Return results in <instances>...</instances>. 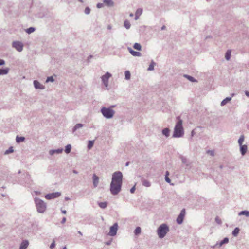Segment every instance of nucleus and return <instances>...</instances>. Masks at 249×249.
<instances>
[{
	"mask_svg": "<svg viewBox=\"0 0 249 249\" xmlns=\"http://www.w3.org/2000/svg\"><path fill=\"white\" fill-rule=\"evenodd\" d=\"M99 183V178L95 174L93 175V184L94 187H96Z\"/></svg>",
	"mask_w": 249,
	"mask_h": 249,
	"instance_id": "nucleus-15",
	"label": "nucleus"
},
{
	"mask_svg": "<svg viewBox=\"0 0 249 249\" xmlns=\"http://www.w3.org/2000/svg\"><path fill=\"white\" fill-rule=\"evenodd\" d=\"M229 242V238L227 237L224 238L219 243V247H221L223 244H227Z\"/></svg>",
	"mask_w": 249,
	"mask_h": 249,
	"instance_id": "nucleus-23",
	"label": "nucleus"
},
{
	"mask_svg": "<svg viewBox=\"0 0 249 249\" xmlns=\"http://www.w3.org/2000/svg\"><path fill=\"white\" fill-rule=\"evenodd\" d=\"M136 190L135 186H133L130 189V192L131 193H134Z\"/></svg>",
	"mask_w": 249,
	"mask_h": 249,
	"instance_id": "nucleus-49",
	"label": "nucleus"
},
{
	"mask_svg": "<svg viewBox=\"0 0 249 249\" xmlns=\"http://www.w3.org/2000/svg\"><path fill=\"white\" fill-rule=\"evenodd\" d=\"M133 48L138 51H141L142 50V46L138 43H135L133 45Z\"/></svg>",
	"mask_w": 249,
	"mask_h": 249,
	"instance_id": "nucleus-27",
	"label": "nucleus"
},
{
	"mask_svg": "<svg viewBox=\"0 0 249 249\" xmlns=\"http://www.w3.org/2000/svg\"><path fill=\"white\" fill-rule=\"evenodd\" d=\"M215 222L218 224H221L222 223L221 220L217 217L215 218Z\"/></svg>",
	"mask_w": 249,
	"mask_h": 249,
	"instance_id": "nucleus-46",
	"label": "nucleus"
},
{
	"mask_svg": "<svg viewBox=\"0 0 249 249\" xmlns=\"http://www.w3.org/2000/svg\"><path fill=\"white\" fill-rule=\"evenodd\" d=\"M169 175V172L168 171H167L165 173V179L167 183H170L171 179L168 177Z\"/></svg>",
	"mask_w": 249,
	"mask_h": 249,
	"instance_id": "nucleus-37",
	"label": "nucleus"
},
{
	"mask_svg": "<svg viewBox=\"0 0 249 249\" xmlns=\"http://www.w3.org/2000/svg\"><path fill=\"white\" fill-rule=\"evenodd\" d=\"M34 201L37 212L43 213L46 210V204L43 200L37 197H35Z\"/></svg>",
	"mask_w": 249,
	"mask_h": 249,
	"instance_id": "nucleus-4",
	"label": "nucleus"
},
{
	"mask_svg": "<svg viewBox=\"0 0 249 249\" xmlns=\"http://www.w3.org/2000/svg\"><path fill=\"white\" fill-rule=\"evenodd\" d=\"M122 182V173L120 171L113 173L110 186V191L113 195H117L121 191Z\"/></svg>",
	"mask_w": 249,
	"mask_h": 249,
	"instance_id": "nucleus-1",
	"label": "nucleus"
},
{
	"mask_svg": "<svg viewBox=\"0 0 249 249\" xmlns=\"http://www.w3.org/2000/svg\"><path fill=\"white\" fill-rule=\"evenodd\" d=\"M61 195V193L60 192H55L48 194L45 195V197L48 200L53 199L55 198L58 197Z\"/></svg>",
	"mask_w": 249,
	"mask_h": 249,
	"instance_id": "nucleus-10",
	"label": "nucleus"
},
{
	"mask_svg": "<svg viewBox=\"0 0 249 249\" xmlns=\"http://www.w3.org/2000/svg\"><path fill=\"white\" fill-rule=\"evenodd\" d=\"M71 149V144H68L65 147V152L67 154H68V153H70Z\"/></svg>",
	"mask_w": 249,
	"mask_h": 249,
	"instance_id": "nucleus-33",
	"label": "nucleus"
},
{
	"mask_svg": "<svg viewBox=\"0 0 249 249\" xmlns=\"http://www.w3.org/2000/svg\"><path fill=\"white\" fill-rule=\"evenodd\" d=\"M34 87L36 89H44V86L41 85L38 81L34 80L33 82Z\"/></svg>",
	"mask_w": 249,
	"mask_h": 249,
	"instance_id": "nucleus-12",
	"label": "nucleus"
},
{
	"mask_svg": "<svg viewBox=\"0 0 249 249\" xmlns=\"http://www.w3.org/2000/svg\"><path fill=\"white\" fill-rule=\"evenodd\" d=\"M128 165H129V162H126V164H125V165L126 166H128Z\"/></svg>",
	"mask_w": 249,
	"mask_h": 249,
	"instance_id": "nucleus-61",
	"label": "nucleus"
},
{
	"mask_svg": "<svg viewBox=\"0 0 249 249\" xmlns=\"http://www.w3.org/2000/svg\"><path fill=\"white\" fill-rule=\"evenodd\" d=\"M28 245V241L27 240H24L21 243L20 248L21 249H26L27 248Z\"/></svg>",
	"mask_w": 249,
	"mask_h": 249,
	"instance_id": "nucleus-20",
	"label": "nucleus"
},
{
	"mask_svg": "<svg viewBox=\"0 0 249 249\" xmlns=\"http://www.w3.org/2000/svg\"><path fill=\"white\" fill-rule=\"evenodd\" d=\"M84 12L86 15L89 14L90 12V9L89 7H86Z\"/></svg>",
	"mask_w": 249,
	"mask_h": 249,
	"instance_id": "nucleus-44",
	"label": "nucleus"
},
{
	"mask_svg": "<svg viewBox=\"0 0 249 249\" xmlns=\"http://www.w3.org/2000/svg\"><path fill=\"white\" fill-rule=\"evenodd\" d=\"M142 184L145 187H150L151 185L150 182L146 179H143L142 180Z\"/></svg>",
	"mask_w": 249,
	"mask_h": 249,
	"instance_id": "nucleus-28",
	"label": "nucleus"
},
{
	"mask_svg": "<svg viewBox=\"0 0 249 249\" xmlns=\"http://www.w3.org/2000/svg\"><path fill=\"white\" fill-rule=\"evenodd\" d=\"M169 231V227L165 223L160 225L157 230V235L159 238L160 239L164 238Z\"/></svg>",
	"mask_w": 249,
	"mask_h": 249,
	"instance_id": "nucleus-3",
	"label": "nucleus"
},
{
	"mask_svg": "<svg viewBox=\"0 0 249 249\" xmlns=\"http://www.w3.org/2000/svg\"><path fill=\"white\" fill-rule=\"evenodd\" d=\"M244 136L243 135H242L240 136L239 139H238V142L239 145V146H241L242 145L243 142L244 141Z\"/></svg>",
	"mask_w": 249,
	"mask_h": 249,
	"instance_id": "nucleus-32",
	"label": "nucleus"
},
{
	"mask_svg": "<svg viewBox=\"0 0 249 249\" xmlns=\"http://www.w3.org/2000/svg\"><path fill=\"white\" fill-rule=\"evenodd\" d=\"M63 150V149H62V148L54 149V150H50L49 151V154L50 155H53L54 154H60L62 152Z\"/></svg>",
	"mask_w": 249,
	"mask_h": 249,
	"instance_id": "nucleus-14",
	"label": "nucleus"
},
{
	"mask_svg": "<svg viewBox=\"0 0 249 249\" xmlns=\"http://www.w3.org/2000/svg\"><path fill=\"white\" fill-rule=\"evenodd\" d=\"M63 249H67V248L66 247H64Z\"/></svg>",
	"mask_w": 249,
	"mask_h": 249,
	"instance_id": "nucleus-64",
	"label": "nucleus"
},
{
	"mask_svg": "<svg viewBox=\"0 0 249 249\" xmlns=\"http://www.w3.org/2000/svg\"><path fill=\"white\" fill-rule=\"evenodd\" d=\"M103 2L104 5L107 6V7H113L114 4V3L112 0H104Z\"/></svg>",
	"mask_w": 249,
	"mask_h": 249,
	"instance_id": "nucleus-16",
	"label": "nucleus"
},
{
	"mask_svg": "<svg viewBox=\"0 0 249 249\" xmlns=\"http://www.w3.org/2000/svg\"><path fill=\"white\" fill-rule=\"evenodd\" d=\"M178 120L177 122L173 134V137L174 138H180L184 135V129L182 126V120L180 119L179 117H178Z\"/></svg>",
	"mask_w": 249,
	"mask_h": 249,
	"instance_id": "nucleus-2",
	"label": "nucleus"
},
{
	"mask_svg": "<svg viewBox=\"0 0 249 249\" xmlns=\"http://www.w3.org/2000/svg\"><path fill=\"white\" fill-rule=\"evenodd\" d=\"M108 29H111V27H110V26H108Z\"/></svg>",
	"mask_w": 249,
	"mask_h": 249,
	"instance_id": "nucleus-63",
	"label": "nucleus"
},
{
	"mask_svg": "<svg viewBox=\"0 0 249 249\" xmlns=\"http://www.w3.org/2000/svg\"><path fill=\"white\" fill-rule=\"evenodd\" d=\"M65 199L66 200H70V198H69V197H65Z\"/></svg>",
	"mask_w": 249,
	"mask_h": 249,
	"instance_id": "nucleus-59",
	"label": "nucleus"
},
{
	"mask_svg": "<svg viewBox=\"0 0 249 249\" xmlns=\"http://www.w3.org/2000/svg\"><path fill=\"white\" fill-rule=\"evenodd\" d=\"M55 241H53V242L50 245V248L51 249H53L55 247Z\"/></svg>",
	"mask_w": 249,
	"mask_h": 249,
	"instance_id": "nucleus-47",
	"label": "nucleus"
},
{
	"mask_svg": "<svg viewBox=\"0 0 249 249\" xmlns=\"http://www.w3.org/2000/svg\"><path fill=\"white\" fill-rule=\"evenodd\" d=\"M94 142L93 141H89L88 144V149H91L93 145Z\"/></svg>",
	"mask_w": 249,
	"mask_h": 249,
	"instance_id": "nucleus-42",
	"label": "nucleus"
},
{
	"mask_svg": "<svg viewBox=\"0 0 249 249\" xmlns=\"http://www.w3.org/2000/svg\"><path fill=\"white\" fill-rule=\"evenodd\" d=\"M133 16H134V14L132 13L129 14V16L131 17H133Z\"/></svg>",
	"mask_w": 249,
	"mask_h": 249,
	"instance_id": "nucleus-58",
	"label": "nucleus"
},
{
	"mask_svg": "<svg viewBox=\"0 0 249 249\" xmlns=\"http://www.w3.org/2000/svg\"><path fill=\"white\" fill-rule=\"evenodd\" d=\"M170 130L168 128H164L162 130V134L163 135L165 136L166 138L168 137L170 135Z\"/></svg>",
	"mask_w": 249,
	"mask_h": 249,
	"instance_id": "nucleus-18",
	"label": "nucleus"
},
{
	"mask_svg": "<svg viewBox=\"0 0 249 249\" xmlns=\"http://www.w3.org/2000/svg\"><path fill=\"white\" fill-rule=\"evenodd\" d=\"M207 152L212 156H213L214 155V152L213 150H208Z\"/></svg>",
	"mask_w": 249,
	"mask_h": 249,
	"instance_id": "nucleus-48",
	"label": "nucleus"
},
{
	"mask_svg": "<svg viewBox=\"0 0 249 249\" xmlns=\"http://www.w3.org/2000/svg\"><path fill=\"white\" fill-rule=\"evenodd\" d=\"M66 221V217H63L62 219V221H61V223L63 224L64 223H65Z\"/></svg>",
	"mask_w": 249,
	"mask_h": 249,
	"instance_id": "nucleus-51",
	"label": "nucleus"
},
{
	"mask_svg": "<svg viewBox=\"0 0 249 249\" xmlns=\"http://www.w3.org/2000/svg\"><path fill=\"white\" fill-rule=\"evenodd\" d=\"M184 77L187 78L189 81L192 82H196V80L193 77L189 76L188 75H184Z\"/></svg>",
	"mask_w": 249,
	"mask_h": 249,
	"instance_id": "nucleus-35",
	"label": "nucleus"
},
{
	"mask_svg": "<svg viewBox=\"0 0 249 249\" xmlns=\"http://www.w3.org/2000/svg\"><path fill=\"white\" fill-rule=\"evenodd\" d=\"M78 1L79 2H83L82 0H78Z\"/></svg>",
	"mask_w": 249,
	"mask_h": 249,
	"instance_id": "nucleus-62",
	"label": "nucleus"
},
{
	"mask_svg": "<svg viewBox=\"0 0 249 249\" xmlns=\"http://www.w3.org/2000/svg\"><path fill=\"white\" fill-rule=\"evenodd\" d=\"M231 56V51L230 50H228L225 53V59L227 60H229Z\"/></svg>",
	"mask_w": 249,
	"mask_h": 249,
	"instance_id": "nucleus-26",
	"label": "nucleus"
},
{
	"mask_svg": "<svg viewBox=\"0 0 249 249\" xmlns=\"http://www.w3.org/2000/svg\"><path fill=\"white\" fill-rule=\"evenodd\" d=\"M141 228L140 227H137L135 229L134 232L135 235H138L141 233Z\"/></svg>",
	"mask_w": 249,
	"mask_h": 249,
	"instance_id": "nucleus-40",
	"label": "nucleus"
},
{
	"mask_svg": "<svg viewBox=\"0 0 249 249\" xmlns=\"http://www.w3.org/2000/svg\"><path fill=\"white\" fill-rule=\"evenodd\" d=\"M98 205L100 208H101L102 209H105L107 206V202H99Z\"/></svg>",
	"mask_w": 249,
	"mask_h": 249,
	"instance_id": "nucleus-34",
	"label": "nucleus"
},
{
	"mask_svg": "<svg viewBox=\"0 0 249 249\" xmlns=\"http://www.w3.org/2000/svg\"><path fill=\"white\" fill-rule=\"evenodd\" d=\"M142 9L141 8H139L136 10L135 13V19L136 20H138L139 18V16L142 14Z\"/></svg>",
	"mask_w": 249,
	"mask_h": 249,
	"instance_id": "nucleus-19",
	"label": "nucleus"
},
{
	"mask_svg": "<svg viewBox=\"0 0 249 249\" xmlns=\"http://www.w3.org/2000/svg\"><path fill=\"white\" fill-rule=\"evenodd\" d=\"M12 46L19 52H20L23 50V45L21 42L14 41L12 43Z\"/></svg>",
	"mask_w": 249,
	"mask_h": 249,
	"instance_id": "nucleus-6",
	"label": "nucleus"
},
{
	"mask_svg": "<svg viewBox=\"0 0 249 249\" xmlns=\"http://www.w3.org/2000/svg\"><path fill=\"white\" fill-rule=\"evenodd\" d=\"M245 94L247 96L249 97V92L248 91L246 90L245 91Z\"/></svg>",
	"mask_w": 249,
	"mask_h": 249,
	"instance_id": "nucleus-52",
	"label": "nucleus"
},
{
	"mask_svg": "<svg viewBox=\"0 0 249 249\" xmlns=\"http://www.w3.org/2000/svg\"><path fill=\"white\" fill-rule=\"evenodd\" d=\"M5 64V62L3 59H0V66L4 65Z\"/></svg>",
	"mask_w": 249,
	"mask_h": 249,
	"instance_id": "nucleus-50",
	"label": "nucleus"
},
{
	"mask_svg": "<svg viewBox=\"0 0 249 249\" xmlns=\"http://www.w3.org/2000/svg\"><path fill=\"white\" fill-rule=\"evenodd\" d=\"M111 76V74L108 72H107L106 74L101 77L102 81L104 85L107 87L108 86V79Z\"/></svg>",
	"mask_w": 249,
	"mask_h": 249,
	"instance_id": "nucleus-8",
	"label": "nucleus"
},
{
	"mask_svg": "<svg viewBox=\"0 0 249 249\" xmlns=\"http://www.w3.org/2000/svg\"><path fill=\"white\" fill-rule=\"evenodd\" d=\"M118 224L117 223H114L112 226L110 228V231L108 233V235L111 236H115L117 231L118 230Z\"/></svg>",
	"mask_w": 249,
	"mask_h": 249,
	"instance_id": "nucleus-7",
	"label": "nucleus"
},
{
	"mask_svg": "<svg viewBox=\"0 0 249 249\" xmlns=\"http://www.w3.org/2000/svg\"><path fill=\"white\" fill-rule=\"evenodd\" d=\"M61 212L63 214H66L67 213L66 210H61Z\"/></svg>",
	"mask_w": 249,
	"mask_h": 249,
	"instance_id": "nucleus-54",
	"label": "nucleus"
},
{
	"mask_svg": "<svg viewBox=\"0 0 249 249\" xmlns=\"http://www.w3.org/2000/svg\"><path fill=\"white\" fill-rule=\"evenodd\" d=\"M104 5H104V2H103V3H98L97 4V6H97V7L98 8H101L103 7Z\"/></svg>",
	"mask_w": 249,
	"mask_h": 249,
	"instance_id": "nucleus-45",
	"label": "nucleus"
},
{
	"mask_svg": "<svg viewBox=\"0 0 249 249\" xmlns=\"http://www.w3.org/2000/svg\"><path fill=\"white\" fill-rule=\"evenodd\" d=\"M231 100V97H226L225 99L223 100L222 102H221V106H223L225 105L228 102L230 101Z\"/></svg>",
	"mask_w": 249,
	"mask_h": 249,
	"instance_id": "nucleus-22",
	"label": "nucleus"
},
{
	"mask_svg": "<svg viewBox=\"0 0 249 249\" xmlns=\"http://www.w3.org/2000/svg\"><path fill=\"white\" fill-rule=\"evenodd\" d=\"M14 152V149H13V147L11 146L8 149L6 150L5 152H4V154L5 155H7V154H9L10 153H11L12 152Z\"/></svg>",
	"mask_w": 249,
	"mask_h": 249,
	"instance_id": "nucleus-38",
	"label": "nucleus"
},
{
	"mask_svg": "<svg viewBox=\"0 0 249 249\" xmlns=\"http://www.w3.org/2000/svg\"><path fill=\"white\" fill-rule=\"evenodd\" d=\"M239 215H245L247 217H249V211L247 210L242 211L238 213Z\"/></svg>",
	"mask_w": 249,
	"mask_h": 249,
	"instance_id": "nucleus-24",
	"label": "nucleus"
},
{
	"mask_svg": "<svg viewBox=\"0 0 249 249\" xmlns=\"http://www.w3.org/2000/svg\"><path fill=\"white\" fill-rule=\"evenodd\" d=\"M35 31V28L33 27H29L26 30V32L30 34Z\"/></svg>",
	"mask_w": 249,
	"mask_h": 249,
	"instance_id": "nucleus-39",
	"label": "nucleus"
},
{
	"mask_svg": "<svg viewBox=\"0 0 249 249\" xmlns=\"http://www.w3.org/2000/svg\"><path fill=\"white\" fill-rule=\"evenodd\" d=\"M73 173L74 174H78V172L76 170H73Z\"/></svg>",
	"mask_w": 249,
	"mask_h": 249,
	"instance_id": "nucleus-56",
	"label": "nucleus"
},
{
	"mask_svg": "<svg viewBox=\"0 0 249 249\" xmlns=\"http://www.w3.org/2000/svg\"><path fill=\"white\" fill-rule=\"evenodd\" d=\"M165 28H166L165 26L163 25V26H162V27H161V29L162 30H164Z\"/></svg>",
	"mask_w": 249,
	"mask_h": 249,
	"instance_id": "nucleus-55",
	"label": "nucleus"
},
{
	"mask_svg": "<svg viewBox=\"0 0 249 249\" xmlns=\"http://www.w3.org/2000/svg\"><path fill=\"white\" fill-rule=\"evenodd\" d=\"M125 79L127 80H128L130 79L131 74L129 71H125Z\"/></svg>",
	"mask_w": 249,
	"mask_h": 249,
	"instance_id": "nucleus-31",
	"label": "nucleus"
},
{
	"mask_svg": "<svg viewBox=\"0 0 249 249\" xmlns=\"http://www.w3.org/2000/svg\"><path fill=\"white\" fill-rule=\"evenodd\" d=\"M181 159L183 163L185 164L187 166L189 165V164L187 163V159L185 157L182 156L181 157Z\"/></svg>",
	"mask_w": 249,
	"mask_h": 249,
	"instance_id": "nucleus-41",
	"label": "nucleus"
},
{
	"mask_svg": "<svg viewBox=\"0 0 249 249\" xmlns=\"http://www.w3.org/2000/svg\"><path fill=\"white\" fill-rule=\"evenodd\" d=\"M9 70L10 69L8 68L0 69V75H6L8 73Z\"/></svg>",
	"mask_w": 249,
	"mask_h": 249,
	"instance_id": "nucleus-17",
	"label": "nucleus"
},
{
	"mask_svg": "<svg viewBox=\"0 0 249 249\" xmlns=\"http://www.w3.org/2000/svg\"><path fill=\"white\" fill-rule=\"evenodd\" d=\"M239 231H240L239 228L238 227H236L232 231V234L234 236H236L238 234Z\"/></svg>",
	"mask_w": 249,
	"mask_h": 249,
	"instance_id": "nucleus-29",
	"label": "nucleus"
},
{
	"mask_svg": "<svg viewBox=\"0 0 249 249\" xmlns=\"http://www.w3.org/2000/svg\"><path fill=\"white\" fill-rule=\"evenodd\" d=\"M127 49L129 51V52L130 53V54L134 56L140 57L142 56L141 53L134 51L131 47H128L127 48Z\"/></svg>",
	"mask_w": 249,
	"mask_h": 249,
	"instance_id": "nucleus-11",
	"label": "nucleus"
},
{
	"mask_svg": "<svg viewBox=\"0 0 249 249\" xmlns=\"http://www.w3.org/2000/svg\"><path fill=\"white\" fill-rule=\"evenodd\" d=\"M124 26L126 29H129L131 27V24L128 20H125L124 21Z\"/></svg>",
	"mask_w": 249,
	"mask_h": 249,
	"instance_id": "nucleus-25",
	"label": "nucleus"
},
{
	"mask_svg": "<svg viewBox=\"0 0 249 249\" xmlns=\"http://www.w3.org/2000/svg\"><path fill=\"white\" fill-rule=\"evenodd\" d=\"M54 81V79L53 77V76H49V77H48L46 80V82H53Z\"/></svg>",
	"mask_w": 249,
	"mask_h": 249,
	"instance_id": "nucleus-43",
	"label": "nucleus"
},
{
	"mask_svg": "<svg viewBox=\"0 0 249 249\" xmlns=\"http://www.w3.org/2000/svg\"><path fill=\"white\" fill-rule=\"evenodd\" d=\"M101 112L104 117L107 119H110L113 117L115 114L114 110L110 108L103 107L101 109Z\"/></svg>",
	"mask_w": 249,
	"mask_h": 249,
	"instance_id": "nucleus-5",
	"label": "nucleus"
},
{
	"mask_svg": "<svg viewBox=\"0 0 249 249\" xmlns=\"http://www.w3.org/2000/svg\"><path fill=\"white\" fill-rule=\"evenodd\" d=\"M191 135H192V136H193L194 135V131L193 130L191 132Z\"/></svg>",
	"mask_w": 249,
	"mask_h": 249,
	"instance_id": "nucleus-60",
	"label": "nucleus"
},
{
	"mask_svg": "<svg viewBox=\"0 0 249 249\" xmlns=\"http://www.w3.org/2000/svg\"><path fill=\"white\" fill-rule=\"evenodd\" d=\"M185 215V210L184 209H183L181 211L179 215L178 216L177 218L176 221L178 224H181L182 223Z\"/></svg>",
	"mask_w": 249,
	"mask_h": 249,
	"instance_id": "nucleus-9",
	"label": "nucleus"
},
{
	"mask_svg": "<svg viewBox=\"0 0 249 249\" xmlns=\"http://www.w3.org/2000/svg\"><path fill=\"white\" fill-rule=\"evenodd\" d=\"M16 140L17 142L19 143L20 142H22L24 141L25 138L24 137H19V136H17L16 137Z\"/></svg>",
	"mask_w": 249,
	"mask_h": 249,
	"instance_id": "nucleus-30",
	"label": "nucleus"
},
{
	"mask_svg": "<svg viewBox=\"0 0 249 249\" xmlns=\"http://www.w3.org/2000/svg\"><path fill=\"white\" fill-rule=\"evenodd\" d=\"M155 65V63L152 60L149 65L147 70L148 71H152L154 70V67Z\"/></svg>",
	"mask_w": 249,
	"mask_h": 249,
	"instance_id": "nucleus-36",
	"label": "nucleus"
},
{
	"mask_svg": "<svg viewBox=\"0 0 249 249\" xmlns=\"http://www.w3.org/2000/svg\"><path fill=\"white\" fill-rule=\"evenodd\" d=\"M111 241H108V242H107L106 243V244L107 245H110L111 244Z\"/></svg>",
	"mask_w": 249,
	"mask_h": 249,
	"instance_id": "nucleus-53",
	"label": "nucleus"
},
{
	"mask_svg": "<svg viewBox=\"0 0 249 249\" xmlns=\"http://www.w3.org/2000/svg\"><path fill=\"white\" fill-rule=\"evenodd\" d=\"M248 147L247 145L246 144L244 145H241V146H240V151L241 152V154L242 155L244 156L247 151Z\"/></svg>",
	"mask_w": 249,
	"mask_h": 249,
	"instance_id": "nucleus-13",
	"label": "nucleus"
},
{
	"mask_svg": "<svg viewBox=\"0 0 249 249\" xmlns=\"http://www.w3.org/2000/svg\"><path fill=\"white\" fill-rule=\"evenodd\" d=\"M78 233L81 235V236H82L83 234L82 233V232L80 231H78Z\"/></svg>",
	"mask_w": 249,
	"mask_h": 249,
	"instance_id": "nucleus-57",
	"label": "nucleus"
},
{
	"mask_svg": "<svg viewBox=\"0 0 249 249\" xmlns=\"http://www.w3.org/2000/svg\"><path fill=\"white\" fill-rule=\"evenodd\" d=\"M83 124L81 123L76 124L72 128V133H74L78 129L82 128L83 126Z\"/></svg>",
	"mask_w": 249,
	"mask_h": 249,
	"instance_id": "nucleus-21",
	"label": "nucleus"
}]
</instances>
